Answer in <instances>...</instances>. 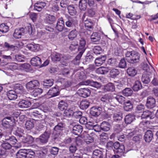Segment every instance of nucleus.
<instances>
[{"label":"nucleus","instance_id":"obj_20","mask_svg":"<svg viewBox=\"0 0 158 158\" xmlns=\"http://www.w3.org/2000/svg\"><path fill=\"white\" fill-rule=\"evenodd\" d=\"M82 127L81 125H77L73 127L72 132L75 135H79L82 132Z\"/></svg>","mask_w":158,"mask_h":158},{"label":"nucleus","instance_id":"obj_8","mask_svg":"<svg viewBox=\"0 0 158 158\" xmlns=\"http://www.w3.org/2000/svg\"><path fill=\"white\" fill-rule=\"evenodd\" d=\"M145 106L149 109H152L156 106V100L153 97H148L147 99Z\"/></svg>","mask_w":158,"mask_h":158},{"label":"nucleus","instance_id":"obj_52","mask_svg":"<svg viewBox=\"0 0 158 158\" xmlns=\"http://www.w3.org/2000/svg\"><path fill=\"white\" fill-rule=\"evenodd\" d=\"M23 31L24 34L28 33L29 35H33L32 29L30 24H29L28 26L24 28Z\"/></svg>","mask_w":158,"mask_h":158},{"label":"nucleus","instance_id":"obj_57","mask_svg":"<svg viewBox=\"0 0 158 158\" xmlns=\"http://www.w3.org/2000/svg\"><path fill=\"white\" fill-rule=\"evenodd\" d=\"M32 91V94L35 97H37L43 92V90L40 88L35 89Z\"/></svg>","mask_w":158,"mask_h":158},{"label":"nucleus","instance_id":"obj_41","mask_svg":"<svg viewBox=\"0 0 158 158\" xmlns=\"http://www.w3.org/2000/svg\"><path fill=\"white\" fill-rule=\"evenodd\" d=\"M13 57L14 61L15 60L19 62H24L25 60L24 56L21 54L13 55Z\"/></svg>","mask_w":158,"mask_h":158},{"label":"nucleus","instance_id":"obj_40","mask_svg":"<svg viewBox=\"0 0 158 158\" xmlns=\"http://www.w3.org/2000/svg\"><path fill=\"white\" fill-rule=\"evenodd\" d=\"M123 94L125 96H131L133 94V90L130 88H126L122 91Z\"/></svg>","mask_w":158,"mask_h":158},{"label":"nucleus","instance_id":"obj_45","mask_svg":"<svg viewBox=\"0 0 158 158\" xmlns=\"http://www.w3.org/2000/svg\"><path fill=\"white\" fill-rule=\"evenodd\" d=\"M62 57V56L60 54L56 52L51 56L52 61L54 62L60 61V59Z\"/></svg>","mask_w":158,"mask_h":158},{"label":"nucleus","instance_id":"obj_53","mask_svg":"<svg viewBox=\"0 0 158 158\" xmlns=\"http://www.w3.org/2000/svg\"><path fill=\"white\" fill-rule=\"evenodd\" d=\"M77 32L76 29L71 31L68 35L69 39L71 40H73L76 37L77 34Z\"/></svg>","mask_w":158,"mask_h":158},{"label":"nucleus","instance_id":"obj_2","mask_svg":"<svg viewBox=\"0 0 158 158\" xmlns=\"http://www.w3.org/2000/svg\"><path fill=\"white\" fill-rule=\"evenodd\" d=\"M111 125L108 122L103 121L102 122L99 127L98 125H92L90 127L91 128H92L96 132H99L101 130L104 131H109L110 129Z\"/></svg>","mask_w":158,"mask_h":158},{"label":"nucleus","instance_id":"obj_29","mask_svg":"<svg viewBox=\"0 0 158 158\" xmlns=\"http://www.w3.org/2000/svg\"><path fill=\"white\" fill-rule=\"evenodd\" d=\"M123 104L124 109L125 111H131L133 108V105L129 100L125 101Z\"/></svg>","mask_w":158,"mask_h":158},{"label":"nucleus","instance_id":"obj_56","mask_svg":"<svg viewBox=\"0 0 158 158\" xmlns=\"http://www.w3.org/2000/svg\"><path fill=\"white\" fill-rule=\"evenodd\" d=\"M67 104L64 102L63 101H60L59 103L58 107L59 109L61 110L66 109Z\"/></svg>","mask_w":158,"mask_h":158},{"label":"nucleus","instance_id":"obj_4","mask_svg":"<svg viewBox=\"0 0 158 158\" xmlns=\"http://www.w3.org/2000/svg\"><path fill=\"white\" fill-rule=\"evenodd\" d=\"M109 111L113 114L112 119L114 122L119 123L122 120L123 118V114L121 112L119 111L118 109L111 108L109 109Z\"/></svg>","mask_w":158,"mask_h":158},{"label":"nucleus","instance_id":"obj_14","mask_svg":"<svg viewBox=\"0 0 158 158\" xmlns=\"http://www.w3.org/2000/svg\"><path fill=\"white\" fill-rule=\"evenodd\" d=\"M31 105V102L27 99L21 100L19 102L18 106L22 108H27L29 107Z\"/></svg>","mask_w":158,"mask_h":158},{"label":"nucleus","instance_id":"obj_51","mask_svg":"<svg viewBox=\"0 0 158 158\" xmlns=\"http://www.w3.org/2000/svg\"><path fill=\"white\" fill-rule=\"evenodd\" d=\"M96 72L98 74H102L106 73L108 72L107 69L105 67H100L96 69Z\"/></svg>","mask_w":158,"mask_h":158},{"label":"nucleus","instance_id":"obj_43","mask_svg":"<svg viewBox=\"0 0 158 158\" xmlns=\"http://www.w3.org/2000/svg\"><path fill=\"white\" fill-rule=\"evenodd\" d=\"M25 153L26 158H34L35 153L34 151L31 149H26Z\"/></svg>","mask_w":158,"mask_h":158},{"label":"nucleus","instance_id":"obj_28","mask_svg":"<svg viewBox=\"0 0 158 158\" xmlns=\"http://www.w3.org/2000/svg\"><path fill=\"white\" fill-rule=\"evenodd\" d=\"M7 95L10 100H14L17 98V95L16 92L14 90H9L7 92Z\"/></svg>","mask_w":158,"mask_h":158},{"label":"nucleus","instance_id":"obj_1","mask_svg":"<svg viewBox=\"0 0 158 158\" xmlns=\"http://www.w3.org/2000/svg\"><path fill=\"white\" fill-rule=\"evenodd\" d=\"M125 56L126 60L130 63H135L139 61V54L135 51H127L125 53Z\"/></svg>","mask_w":158,"mask_h":158},{"label":"nucleus","instance_id":"obj_24","mask_svg":"<svg viewBox=\"0 0 158 158\" xmlns=\"http://www.w3.org/2000/svg\"><path fill=\"white\" fill-rule=\"evenodd\" d=\"M10 118V117H8L7 118H4L2 120V126L4 127L7 128H10L12 125V121L10 119L8 118Z\"/></svg>","mask_w":158,"mask_h":158},{"label":"nucleus","instance_id":"obj_42","mask_svg":"<svg viewBox=\"0 0 158 158\" xmlns=\"http://www.w3.org/2000/svg\"><path fill=\"white\" fill-rule=\"evenodd\" d=\"M128 151L125 150L124 145L122 144H120L119 147L117 149V150H114V152L117 153H122L123 156H125L124 153H126Z\"/></svg>","mask_w":158,"mask_h":158},{"label":"nucleus","instance_id":"obj_36","mask_svg":"<svg viewBox=\"0 0 158 158\" xmlns=\"http://www.w3.org/2000/svg\"><path fill=\"white\" fill-rule=\"evenodd\" d=\"M34 141V139L32 136L30 135H27L24 137L23 139V143H27V144H32Z\"/></svg>","mask_w":158,"mask_h":158},{"label":"nucleus","instance_id":"obj_50","mask_svg":"<svg viewBox=\"0 0 158 158\" xmlns=\"http://www.w3.org/2000/svg\"><path fill=\"white\" fill-rule=\"evenodd\" d=\"M25 149H22L19 150L16 153L17 158H26Z\"/></svg>","mask_w":158,"mask_h":158},{"label":"nucleus","instance_id":"obj_22","mask_svg":"<svg viewBox=\"0 0 158 158\" xmlns=\"http://www.w3.org/2000/svg\"><path fill=\"white\" fill-rule=\"evenodd\" d=\"M27 47L29 50L35 52L39 50L40 49V45L33 42L28 44Z\"/></svg>","mask_w":158,"mask_h":158},{"label":"nucleus","instance_id":"obj_17","mask_svg":"<svg viewBox=\"0 0 158 158\" xmlns=\"http://www.w3.org/2000/svg\"><path fill=\"white\" fill-rule=\"evenodd\" d=\"M86 28L89 31L93 30L94 25V22L90 19H86L84 21Z\"/></svg>","mask_w":158,"mask_h":158},{"label":"nucleus","instance_id":"obj_15","mask_svg":"<svg viewBox=\"0 0 158 158\" xmlns=\"http://www.w3.org/2000/svg\"><path fill=\"white\" fill-rule=\"evenodd\" d=\"M60 94V92L59 89L54 87L53 88H51L48 91L47 94L50 95L49 98L53 97L58 95Z\"/></svg>","mask_w":158,"mask_h":158},{"label":"nucleus","instance_id":"obj_18","mask_svg":"<svg viewBox=\"0 0 158 158\" xmlns=\"http://www.w3.org/2000/svg\"><path fill=\"white\" fill-rule=\"evenodd\" d=\"M23 30L24 28L23 27L15 29L13 34V36L16 39L21 38V36L24 34Z\"/></svg>","mask_w":158,"mask_h":158},{"label":"nucleus","instance_id":"obj_55","mask_svg":"<svg viewBox=\"0 0 158 158\" xmlns=\"http://www.w3.org/2000/svg\"><path fill=\"white\" fill-rule=\"evenodd\" d=\"M93 52L96 55L100 54L102 52V49L99 46H96L93 48Z\"/></svg>","mask_w":158,"mask_h":158},{"label":"nucleus","instance_id":"obj_62","mask_svg":"<svg viewBox=\"0 0 158 158\" xmlns=\"http://www.w3.org/2000/svg\"><path fill=\"white\" fill-rule=\"evenodd\" d=\"M59 148L56 147H52L50 150V153L52 155H56L58 153Z\"/></svg>","mask_w":158,"mask_h":158},{"label":"nucleus","instance_id":"obj_32","mask_svg":"<svg viewBox=\"0 0 158 158\" xmlns=\"http://www.w3.org/2000/svg\"><path fill=\"white\" fill-rule=\"evenodd\" d=\"M104 89L105 92L110 91L112 92L115 90V87L112 83H109L104 86Z\"/></svg>","mask_w":158,"mask_h":158},{"label":"nucleus","instance_id":"obj_23","mask_svg":"<svg viewBox=\"0 0 158 158\" xmlns=\"http://www.w3.org/2000/svg\"><path fill=\"white\" fill-rule=\"evenodd\" d=\"M86 42L85 40L83 39H81L80 40L79 45L78 48V51L84 52L86 49Z\"/></svg>","mask_w":158,"mask_h":158},{"label":"nucleus","instance_id":"obj_21","mask_svg":"<svg viewBox=\"0 0 158 158\" xmlns=\"http://www.w3.org/2000/svg\"><path fill=\"white\" fill-rule=\"evenodd\" d=\"M42 63V61L41 59L38 56H35L32 58L31 60V64L35 66H39Z\"/></svg>","mask_w":158,"mask_h":158},{"label":"nucleus","instance_id":"obj_5","mask_svg":"<svg viewBox=\"0 0 158 158\" xmlns=\"http://www.w3.org/2000/svg\"><path fill=\"white\" fill-rule=\"evenodd\" d=\"M126 98L123 96L119 94H114L110 103V105L115 107L117 104L114 102L116 101L119 103L123 104L125 102Z\"/></svg>","mask_w":158,"mask_h":158},{"label":"nucleus","instance_id":"obj_26","mask_svg":"<svg viewBox=\"0 0 158 158\" xmlns=\"http://www.w3.org/2000/svg\"><path fill=\"white\" fill-rule=\"evenodd\" d=\"M43 115L42 114V113L38 110H36L32 112L31 114V117L34 118L32 119L35 120H38L39 119L43 118Z\"/></svg>","mask_w":158,"mask_h":158},{"label":"nucleus","instance_id":"obj_38","mask_svg":"<svg viewBox=\"0 0 158 158\" xmlns=\"http://www.w3.org/2000/svg\"><path fill=\"white\" fill-rule=\"evenodd\" d=\"M67 9L69 14L71 15L74 16L76 14V9L73 5H69L67 7Z\"/></svg>","mask_w":158,"mask_h":158},{"label":"nucleus","instance_id":"obj_58","mask_svg":"<svg viewBox=\"0 0 158 158\" xmlns=\"http://www.w3.org/2000/svg\"><path fill=\"white\" fill-rule=\"evenodd\" d=\"M100 140L103 143L106 142L108 139V134L106 133L103 132L100 135Z\"/></svg>","mask_w":158,"mask_h":158},{"label":"nucleus","instance_id":"obj_33","mask_svg":"<svg viewBox=\"0 0 158 158\" xmlns=\"http://www.w3.org/2000/svg\"><path fill=\"white\" fill-rule=\"evenodd\" d=\"M112 99V98H111V96L107 94H105L102 96L100 99L101 101L104 104H106L110 103V105Z\"/></svg>","mask_w":158,"mask_h":158},{"label":"nucleus","instance_id":"obj_47","mask_svg":"<svg viewBox=\"0 0 158 158\" xmlns=\"http://www.w3.org/2000/svg\"><path fill=\"white\" fill-rule=\"evenodd\" d=\"M119 73V71L118 69H113L110 70V75L111 77L112 78H114L118 75Z\"/></svg>","mask_w":158,"mask_h":158},{"label":"nucleus","instance_id":"obj_35","mask_svg":"<svg viewBox=\"0 0 158 158\" xmlns=\"http://www.w3.org/2000/svg\"><path fill=\"white\" fill-rule=\"evenodd\" d=\"M137 70L134 67L129 68L127 69V73L129 76L133 77L135 76L137 73Z\"/></svg>","mask_w":158,"mask_h":158},{"label":"nucleus","instance_id":"obj_49","mask_svg":"<svg viewBox=\"0 0 158 158\" xmlns=\"http://www.w3.org/2000/svg\"><path fill=\"white\" fill-rule=\"evenodd\" d=\"M9 30V27L6 24L2 23L0 25V31L3 33H6Z\"/></svg>","mask_w":158,"mask_h":158},{"label":"nucleus","instance_id":"obj_7","mask_svg":"<svg viewBox=\"0 0 158 158\" xmlns=\"http://www.w3.org/2000/svg\"><path fill=\"white\" fill-rule=\"evenodd\" d=\"M89 84H90L91 86L97 89L100 88L101 86L100 83L97 81H91L89 80L82 81L79 83L80 85H87Z\"/></svg>","mask_w":158,"mask_h":158},{"label":"nucleus","instance_id":"obj_46","mask_svg":"<svg viewBox=\"0 0 158 158\" xmlns=\"http://www.w3.org/2000/svg\"><path fill=\"white\" fill-rule=\"evenodd\" d=\"M87 0H80L79 2V7L81 10H86L87 6Z\"/></svg>","mask_w":158,"mask_h":158},{"label":"nucleus","instance_id":"obj_3","mask_svg":"<svg viewBox=\"0 0 158 158\" xmlns=\"http://www.w3.org/2000/svg\"><path fill=\"white\" fill-rule=\"evenodd\" d=\"M63 17L65 25L68 27H73L77 24V20L74 17H72L68 15H65Z\"/></svg>","mask_w":158,"mask_h":158},{"label":"nucleus","instance_id":"obj_44","mask_svg":"<svg viewBox=\"0 0 158 158\" xmlns=\"http://www.w3.org/2000/svg\"><path fill=\"white\" fill-rule=\"evenodd\" d=\"M25 127L27 130H30L34 127V121L33 119L27 120L25 123Z\"/></svg>","mask_w":158,"mask_h":158},{"label":"nucleus","instance_id":"obj_6","mask_svg":"<svg viewBox=\"0 0 158 158\" xmlns=\"http://www.w3.org/2000/svg\"><path fill=\"white\" fill-rule=\"evenodd\" d=\"M102 110V107L98 106H93L89 110V114L92 117H97L100 115Z\"/></svg>","mask_w":158,"mask_h":158},{"label":"nucleus","instance_id":"obj_16","mask_svg":"<svg viewBox=\"0 0 158 158\" xmlns=\"http://www.w3.org/2000/svg\"><path fill=\"white\" fill-rule=\"evenodd\" d=\"M65 126L64 123L62 122L58 123L57 125L54 128V131L56 132V134L60 135L62 131L63 130Z\"/></svg>","mask_w":158,"mask_h":158},{"label":"nucleus","instance_id":"obj_64","mask_svg":"<svg viewBox=\"0 0 158 158\" xmlns=\"http://www.w3.org/2000/svg\"><path fill=\"white\" fill-rule=\"evenodd\" d=\"M70 70L67 68H63L61 70L62 74L64 76H66L70 73Z\"/></svg>","mask_w":158,"mask_h":158},{"label":"nucleus","instance_id":"obj_48","mask_svg":"<svg viewBox=\"0 0 158 158\" xmlns=\"http://www.w3.org/2000/svg\"><path fill=\"white\" fill-rule=\"evenodd\" d=\"M89 105V102L86 100H84L81 101L80 107L82 110H85L87 108Z\"/></svg>","mask_w":158,"mask_h":158},{"label":"nucleus","instance_id":"obj_11","mask_svg":"<svg viewBox=\"0 0 158 158\" xmlns=\"http://www.w3.org/2000/svg\"><path fill=\"white\" fill-rule=\"evenodd\" d=\"M4 136L5 139L11 144H15L17 141L16 138L13 136H12L10 134L5 133Z\"/></svg>","mask_w":158,"mask_h":158},{"label":"nucleus","instance_id":"obj_30","mask_svg":"<svg viewBox=\"0 0 158 158\" xmlns=\"http://www.w3.org/2000/svg\"><path fill=\"white\" fill-rule=\"evenodd\" d=\"M142 88V83L139 81H135L132 87L133 90L135 91H138L141 89Z\"/></svg>","mask_w":158,"mask_h":158},{"label":"nucleus","instance_id":"obj_31","mask_svg":"<svg viewBox=\"0 0 158 158\" xmlns=\"http://www.w3.org/2000/svg\"><path fill=\"white\" fill-rule=\"evenodd\" d=\"M141 81L142 82L145 84H148L150 81L149 75L147 73H144L141 77Z\"/></svg>","mask_w":158,"mask_h":158},{"label":"nucleus","instance_id":"obj_61","mask_svg":"<svg viewBox=\"0 0 158 158\" xmlns=\"http://www.w3.org/2000/svg\"><path fill=\"white\" fill-rule=\"evenodd\" d=\"M86 15L90 17H92L95 15V12L93 9H90L87 10L85 13Z\"/></svg>","mask_w":158,"mask_h":158},{"label":"nucleus","instance_id":"obj_39","mask_svg":"<svg viewBox=\"0 0 158 158\" xmlns=\"http://www.w3.org/2000/svg\"><path fill=\"white\" fill-rule=\"evenodd\" d=\"M142 118H148L150 119H153L154 118V115H152V113L148 110L147 111H143L141 116Z\"/></svg>","mask_w":158,"mask_h":158},{"label":"nucleus","instance_id":"obj_27","mask_svg":"<svg viewBox=\"0 0 158 158\" xmlns=\"http://www.w3.org/2000/svg\"><path fill=\"white\" fill-rule=\"evenodd\" d=\"M106 57L105 56H102L100 57L96 58L95 60V63L97 66H100L104 63L106 59Z\"/></svg>","mask_w":158,"mask_h":158},{"label":"nucleus","instance_id":"obj_37","mask_svg":"<svg viewBox=\"0 0 158 158\" xmlns=\"http://www.w3.org/2000/svg\"><path fill=\"white\" fill-rule=\"evenodd\" d=\"M93 158H103V153L99 150H95L93 152Z\"/></svg>","mask_w":158,"mask_h":158},{"label":"nucleus","instance_id":"obj_10","mask_svg":"<svg viewBox=\"0 0 158 158\" xmlns=\"http://www.w3.org/2000/svg\"><path fill=\"white\" fill-rule=\"evenodd\" d=\"M79 95L83 98H86L89 96L91 91L89 89L84 88L79 89L77 91Z\"/></svg>","mask_w":158,"mask_h":158},{"label":"nucleus","instance_id":"obj_34","mask_svg":"<svg viewBox=\"0 0 158 158\" xmlns=\"http://www.w3.org/2000/svg\"><path fill=\"white\" fill-rule=\"evenodd\" d=\"M135 119V116L134 115L129 114L126 116L124 120L126 124H129L132 123Z\"/></svg>","mask_w":158,"mask_h":158},{"label":"nucleus","instance_id":"obj_59","mask_svg":"<svg viewBox=\"0 0 158 158\" xmlns=\"http://www.w3.org/2000/svg\"><path fill=\"white\" fill-rule=\"evenodd\" d=\"M118 66L119 68L122 69H125L126 67L127 63L124 58L121 59L119 63Z\"/></svg>","mask_w":158,"mask_h":158},{"label":"nucleus","instance_id":"obj_9","mask_svg":"<svg viewBox=\"0 0 158 158\" xmlns=\"http://www.w3.org/2000/svg\"><path fill=\"white\" fill-rule=\"evenodd\" d=\"M39 81L37 80L31 81L27 83L26 87L28 90H32L36 88L39 85Z\"/></svg>","mask_w":158,"mask_h":158},{"label":"nucleus","instance_id":"obj_54","mask_svg":"<svg viewBox=\"0 0 158 158\" xmlns=\"http://www.w3.org/2000/svg\"><path fill=\"white\" fill-rule=\"evenodd\" d=\"M56 20L55 17L52 15H48L46 18V22L50 24L52 23Z\"/></svg>","mask_w":158,"mask_h":158},{"label":"nucleus","instance_id":"obj_60","mask_svg":"<svg viewBox=\"0 0 158 158\" xmlns=\"http://www.w3.org/2000/svg\"><path fill=\"white\" fill-rule=\"evenodd\" d=\"M2 57L4 60H6L8 62H10L12 61H14L13 54H11L10 56L3 55L2 56Z\"/></svg>","mask_w":158,"mask_h":158},{"label":"nucleus","instance_id":"obj_19","mask_svg":"<svg viewBox=\"0 0 158 158\" xmlns=\"http://www.w3.org/2000/svg\"><path fill=\"white\" fill-rule=\"evenodd\" d=\"M102 35L98 32H94L91 35V41L93 42H99L101 39Z\"/></svg>","mask_w":158,"mask_h":158},{"label":"nucleus","instance_id":"obj_25","mask_svg":"<svg viewBox=\"0 0 158 158\" xmlns=\"http://www.w3.org/2000/svg\"><path fill=\"white\" fill-rule=\"evenodd\" d=\"M153 138V134L151 130H148L146 132L144 136V138L146 142H150Z\"/></svg>","mask_w":158,"mask_h":158},{"label":"nucleus","instance_id":"obj_13","mask_svg":"<svg viewBox=\"0 0 158 158\" xmlns=\"http://www.w3.org/2000/svg\"><path fill=\"white\" fill-rule=\"evenodd\" d=\"M64 26V23L63 17H61L58 19L56 26V28L59 31L61 32L63 31Z\"/></svg>","mask_w":158,"mask_h":158},{"label":"nucleus","instance_id":"obj_12","mask_svg":"<svg viewBox=\"0 0 158 158\" xmlns=\"http://www.w3.org/2000/svg\"><path fill=\"white\" fill-rule=\"evenodd\" d=\"M50 135L49 132L45 131L44 134L41 135L37 139L38 141H39L41 143L43 144L45 143L48 141Z\"/></svg>","mask_w":158,"mask_h":158},{"label":"nucleus","instance_id":"obj_63","mask_svg":"<svg viewBox=\"0 0 158 158\" xmlns=\"http://www.w3.org/2000/svg\"><path fill=\"white\" fill-rule=\"evenodd\" d=\"M69 0H61L60 2V6L63 8H66L69 6Z\"/></svg>","mask_w":158,"mask_h":158}]
</instances>
